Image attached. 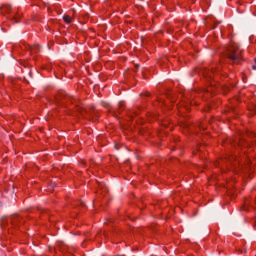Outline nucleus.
Here are the masks:
<instances>
[{
  "instance_id": "7",
  "label": "nucleus",
  "mask_w": 256,
  "mask_h": 256,
  "mask_svg": "<svg viewBox=\"0 0 256 256\" xmlns=\"http://www.w3.org/2000/svg\"><path fill=\"white\" fill-rule=\"evenodd\" d=\"M64 99H71V96H64Z\"/></svg>"
},
{
  "instance_id": "10",
  "label": "nucleus",
  "mask_w": 256,
  "mask_h": 256,
  "mask_svg": "<svg viewBox=\"0 0 256 256\" xmlns=\"http://www.w3.org/2000/svg\"><path fill=\"white\" fill-rule=\"evenodd\" d=\"M29 77H32V74H31V73H29Z\"/></svg>"
},
{
  "instance_id": "3",
  "label": "nucleus",
  "mask_w": 256,
  "mask_h": 256,
  "mask_svg": "<svg viewBox=\"0 0 256 256\" xmlns=\"http://www.w3.org/2000/svg\"><path fill=\"white\" fill-rule=\"evenodd\" d=\"M0 225H1L2 229H5V227H7L9 225V222L7 221V217L6 216H3L0 219Z\"/></svg>"
},
{
  "instance_id": "1",
  "label": "nucleus",
  "mask_w": 256,
  "mask_h": 256,
  "mask_svg": "<svg viewBox=\"0 0 256 256\" xmlns=\"http://www.w3.org/2000/svg\"><path fill=\"white\" fill-rule=\"evenodd\" d=\"M227 55L235 65L241 63V50H239V46L237 44H231L227 48Z\"/></svg>"
},
{
  "instance_id": "6",
  "label": "nucleus",
  "mask_w": 256,
  "mask_h": 256,
  "mask_svg": "<svg viewBox=\"0 0 256 256\" xmlns=\"http://www.w3.org/2000/svg\"><path fill=\"white\" fill-rule=\"evenodd\" d=\"M252 69L256 71V59H255V65L252 66Z\"/></svg>"
},
{
  "instance_id": "4",
  "label": "nucleus",
  "mask_w": 256,
  "mask_h": 256,
  "mask_svg": "<svg viewBox=\"0 0 256 256\" xmlns=\"http://www.w3.org/2000/svg\"><path fill=\"white\" fill-rule=\"evenodd\" d=\"M31 53H39L41 51V47L39 45H34L30 47Z\"/></svg>"
},
{
  "instance_id": "2",
  "label": "nucleus",
  "mask_w": 256,
  "mask_h": 256,
  "mask_svg": "<svg viewBox=\"0 0 256 256\" xmlns=\"http://www.w3.org/2000/svg\"><path fill=\"white\" fill-rule=\"evenodd\" d=\"M21 216H19V214H12L10 216V221H11V225L12 227H17L21 224H23V222L21 221Z\"/></svg>"
},
{
  "instance_id": "11",
  "label": "nucleus",
  "mask_w": 256,
  "mask_h": 256,
  "mask_svg": "<svg viewBox=\"0 0 256 256\" xmlns=\"http://www.w3.org/2000/svg\"><path fill=\"white\" fill-rule=\"evenodd\" d=\"M207 77V74H204Z\"/></svg>"
},
{
  "instance_id": "9",
  "label": "nucleus",
  "mask_w": 256,
  "mask_h": 256,
  "mask_svg": "<svg viewBox=\"0 0 256 256\" xmlns=\"http://www.w3.org/2000/svg\"><path fill=\"white\" fill-rule=\"evenodd\" d=\"M12 188H13V191H12V192L15 193V187H13V184H12Z\"/></svg>"
},
{
  "instance_id": "8",
  "label": "nucleus",
  "mask_w": 256,
  "mask_h": 256,
  "mask_svg": "<svg viewBox=\"0 0 256 256\" xmlns=\"http://www.w3.org/2000/svg\"><path fill=\"white\" fill-rule=\"evenodd\" d=\"M136 69H139V64H135Z\"/></svg>"
},
{
  "instance_id": "5",
  "label": "nucleus",
  "mask_w": 256,
  "mask_h": 256,
  "mask_svg": "<svg viewBox=\"0 0 256 256\" xmlns=\"http://www.w3.org/2000/svg\"><path fill=\"white\" fill-rule=\"evenodd\" d=\"M63 20L65 21V23H71V17L69 15H64Z\"/></svg>"
}]
</instances>
